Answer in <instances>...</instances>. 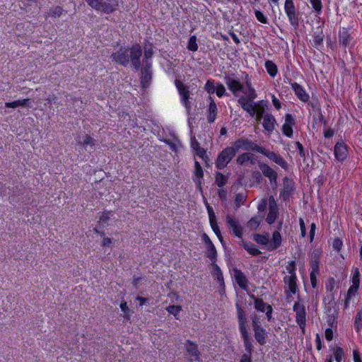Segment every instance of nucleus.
<instances>
[{
  "label": "nucleus",
  "mask_w": 362,
  "mask_h": 362,
  "mask_svg": "<svg viewBox=\"0 0 362 362\" xmlns=\"http://www.w3.org/2000/svg\"><path fill=\"white\" fill-rule=\"evenodd\" d=\"M296 280L297 277L296 274L286 276L284 279L288 291L293 294H295L297 291Z\"/></svg>",
  "instance_id": "nucleus-21"
},
{
  "label": "nucleus",
  "mask_w": 362,
  "mask_h": 362,
  "mask_svg": "<svg viewBox=\"0 0 362 362\" xmlns=\"http://www.w3.org/2000/svg\"><path fill=\"white\" fill-rule=\"evenodd\" d=\"M210 225H211V227L213 231L217 235V237L218 238L219 240L221 242L223 247L225 248L226 246H225V243L223 241V236L221 235V233L220 231V229H219V227L218 226L216 220L211 221L210 222Z\"/></svg>",
  "instance_id": "nucleus-32"
},
{
  "label": "nucleus",
  "mask_w": 362,
  "mask_h": 362,
  "mask_svg": "<svg viewBox=\"0 0 362 362\" xmlns=\"http://www.w3.org/2000/svg\"><path fill=\"white\" fill-rule=\"evenodd\" d=\"M182 310V307L180 305H169L166 308V310L170 313L175 316V317L178 320V315Z\"/></svg>",
  "instance_id": "nucleus-39"
},
{
  "label": "nucleus",
  "mask_w": 362,
  "mask_h": 362,
  "mask_svg": "<svg viewBox=\"0 0 362 362\" xmlns=\"http://www.w3.org/2000/svg\"><path fill=\"white\" fill-rule=\"evenodd\" d=\"M78 144L83 146L86 149L88 146L93 148L96 144V141L88 134H86L83 136H78L76 139Z\"/></svg>",
  "instance_id": "nucleus-19"
},
{
  "label": "nucleus",
  "mask_w": 362,
  "mask_h": 362,
  "mask_svg": "<svg viewBox=\"0 0 362 362\" xmlns=\"http://www.w3.org/2000/svg\"><path fill=\"white\" fill-rule=\"evenodd\" d=\"M254 240L257 243H259L260 245H267L269 243V235L268 234H266V235L255 234L254 235Z\"/></svg>",
  "instance_id": "nucleus-38"
},
{
  "label": "nucleus",
  "mask_w": 362,
  "mask_h": 362,
  "mask_svg": "<svg viewBox=\"0 0 362 362\" xmlns=\"http://www.w3.org/2000/svg\"><path fill=\"white\" fill-rule=\"evenodd\" d=\"M93 9L106 14L114 13L118 9V0H86Z\"/></svg>",
  "instance_id": "nucleus-2"
},
{
  "label": "nucleus",
  "mask_w": 362,
  "mask_h": 362,
  "mask_svg": "<svg viewBox=\"0 0 362 362\" xmlns=\"http://www.w3.org/2000/svg\"><path fill=\"white\" fill-rule=\"evenodd\" d=\"M262 220V216H254L247 222V226L250 229L255 230L258 228Z\"/></svg>",
  "instance_id": "nucleus-33"
},
{
  "label": "nucleus",
  "mask_w": 362,
  "mask_h": 362,
  "mask_svg": "<svg viewBox=\"0 0 362 362\" xmlns=\"http://www.w3.org/2000/svg\"><path fill=\"white\" fill-rule=\"evenodd\" d=\"M238 102L241 105L243 109L249 113L250 116L253 117L255 115L256 108L252 104L253 101H249L244 96H241L238 99Z\"/></svg>",
  "instance_id": "nucleus-13"
},
{
  "label": "nucleus",
  "mask_w": 362,
  "mask_h": 362,
  "mask_svg": "<svg viewBox=\"0 0 362 362\" xmlns=\"http://www.w3.org/2000/svg\"><path fill=\"white\" fill-rule=\"evenodd\" d=\"M186 349L187 353L191 356V361H199V352L198 351L197 345L190 340H187L186 342Z\"/></svg>",
  "instance_id": "nucleus-17"
},
{
  "label": "nucleus",
  "mask_w": 362,
  "mask_h": 362,
  "mask_svg": "<svg viewBox=\"0 0 362 362\" xmlns=\"http://www.w3.org/2000/svg\"><path fill=\"white\" fill-rule=\"evenodd\" d=\"M237 163L240 165H247L248 163L253 165L255 164L254 156L252 153H244L238 157Z\"/></svg>",
  "instance_id": "nucleus-23"
},
{
  "label": "nucleus",
  "mask_w": 362,
  "mask_h": 362,
  "mask_svg": "<svg viewBox=\"0 0 362 362\" xmlns=\"http://www.w3.org/2000/svg\"><path fill=\"white\" fill-rule=\"evenodd\" d=\"M262 148V147L258 146L252 141L247 139L241 138L234 143V146L233 147H228V163L235 155L236 151L240 149L253 151L260 153Z\"/></svg>",
  "instance_id": "nucleus-3"
},
{
  "label": "nucleus",
  "mask_w": 362,
  "mask_h": 362,
  "mask_svg": "<svg viewBox=\"0 0 362 362\" xmlns=\"http://www.w3.org/2000/svg\"><path fill=\"white\" fill-rule=\"evenodd\" d=\"M226 91L225 87L223 85H218L216 88L215 93L218 97H221L224 95Z\"/></svg>",
  "instance_id": "nucleus-58"
},
{
  "label": "nucleus",
  "mask_w": 362,
  "mask_h": 362,
  "mask_svg": "<svg viewBox=\"0 0 362 362\" xmlns=\"http://www.w3.org/2000/svg\"><path fill=\"white\" fill-rule=\"evenodd\" d=\"M295 144H296V148H298V150L299 151V154H300V157L305 158V152L304 151V148H303V145L300 142H298V141H296Z\"/></svg>",
  "instance_id": "nucleus-63"
},
{
  "label": "nucleus",
  "mask_w": 362,
  "mask_h": 362,
  "mask_svg": "<svg viewBox=\"0 0 362 362\" xmlns=\"http://www.w3.org/2000/svg\"><path fill=\"white\" fill-rule=\"evenodd\" d=\"M63 11V8L61 6H57L49 11V16L53 18L60 17Z\"/></svg>",
  "instance_id": "nucleus-44"
},
{
  "label": "nucleus",
  "mask_w": 362,
  "mask_h": 362,
  "mask_svg": "<svg viewBox=\"0 0 362 362\" xmlns=\"http://www.w3.org/2000/svg\"><path fill=\"white\" fill-rule=\"evenodd\" d=\"M228 87L235 95L238 91L244 92L243 86L240 81L235 79L228 78Z\"/></svg>",
  "instance_id": "nucleus-24"
},
{
  "label": "nucleus",
  "mask_w": 362,
  "mask_h": 362,
  "mask_svg": "<svg viewBox=\"0 0 362 362\" xmlns=\"http://www.w3.org/2000/svg\"><path fill=\"white\" fill-rule=\"evenodd\" d=\"M206 257L209 258L214 262L216 261V250L214 244H211L206 246Z\"/></svg>",
  "instance_id": "nucleus-35"
},
{
  "label": "nucleus",
  "mask_w": 362,
  "mask_h": 362,
  "mask_svg": "<svg viewBox=\"0 0 362 362\" xmlns=\"http://www.w3.org/2000/svg\"><path fill=\"white\" fill-rule=\"evenodd\" d=\"M175 85L180 95L181 103L185 106L187 114L190 115V111L192 110V102L190 100H192V98L190 97L189 86H185L178 79L175 81Z\"/></svg>",
  "instance_id": "nucleus-4"
},
{
  "label": "nucleus",
  "mask_w": 362,
  "mask_h": 362,
  "mask_svg": "<svg viewBox=\"0 0 362 362\" xmlns=\"http://www.w3.org/2000/svg\"><path fill=\"white\" fill-rule=\"evenodd\" d=\"M334 155L338 160H344L347 156L346 145L341 143H337L334 146Z\"/></svg>",
  "instance_id": "nucleus-18"
},
{
  "label": "nucleus",
  "mask_w": 362,
  "mask_h": 362,
  "mask_svg": "<svg viewBox=\"0 0 362 362\" xmlns=\"http://www.w3.org/2000/svg\"><path fill=\"white\" fill-rule=\"evenodd\" d=\"M113 214H114V212L112 211H104L100 217L99 222L101 223H107L110 220V216H113Z\"/></svg>",
  "instance_id": "nucleus-45"
},
{
  "label": "nucleus",
  "mask_w": 362,
  "mask_h": 362,
  "mask_svg": "<svg viewBox=\"0 0 362 362\" xmlns=\"http://www.w3.org/2000/svg\"><path fill=\"white\" fill-rule=\"evenodd\" d=\"M196 152V155L201 158L203 160L207 163V160H209L208 156L206 154V151L202 147L198 148L194 151Z\"/></svg>",
  "instance_id": "nucleus-47"
},
{
  "label": "nucleus",
  "mask_w": 362,
  "mask_h": 362,
  "mask_svg": "<svg viewBox=\"0 0 362 362\" xmlns=\"http://www.w3.org/2000/svg\"><path fill=\"white\" fill-rule=\"evenodd\" d=\"M310 4L313 6V8L317 13H320L322 10V2L321 0H310Z\"/></svg>",
  "instance_id": "nucleus-52"
},
{
  "label": "nucleus",
  "mask_w": 362,
  "mask_h": 362,
  "mask_svg": "<svg viewBox=\"0 0 362 362\" xmlns=\"http://www.w3.org/2000/svg\"><path fill=\"white\" fill-rule=\"evenodd\" d=\"M230 275L233 281H234L240 288L245 291L247 290L249 281L246 275L241 270L233 267L230 270Z\"/></svg>",
  "instance_id": "nucleus-6"
},
{
  "label": "nucleus",
  "mask_w": 362,
  "mask_h": 362,
  "mask_svg": "<svg viewBox=\"0 0 362 362\" xmlns=\"http://www.w3.org/2000/svg\"><path fill=\"white\" fill-rule=\"evenodd\" d=\"M313 41L315 47L320 45L323 41V35L321 33L315 35Z\"/></svg>",
  "instance_id": "nucleus-59"
},
{
  "label": "nucleus",
  "mask_w": 362,
  "mask_h": 362,
  "mask_svg": "<svg viewBox=\"0 0 362 362\" xmlns=\"http://www.w3.org/2000/svg\"><path fill=\"white\" fill-rule=\"evenodd\" d=\"M267 199H262L260 202V203L258 205V211L259 212H263L267 209Z\"/></svg>",
  "instance_id": "nucleus-57"
},
{
  "label": "nucleus",
  "mask_w": 362,
  "mask_h": 362,
  "mask_svg": "<svg viewBox=\"0 0 362 362\" xmlns=\"http://www.w3.org/2000/svg\"><path fill=\"white\" fill-rule=\"evenodd\" d=\"M152 56H153V49H152V48L145 49V50H144V58L143 59V62H146V61H151V59L152 58Z\"/></svg>",
  "instance_id": "nucleus-55"
},
{
  "label": "nucleus",
  "mask_w": 362,
  "mask_h": 362,
  "mask_svg": "<svg viewBox=\"0 0 362 362\" xmlns=\"http://www.w3.org/2000/svg\"><path fill=\"white\" fill-rule=\"evenodd\" d=\"M260 153L264 155L269 159L273 160L274 163L279 165L282 168L285 170L288 168L287 162L279 154H277L274 152H271L263 147L261 150Z\"/></svg>",
  "instance_id": "nucleus-7"
},
{
  "label": "nucleus",
  "mask_w": 362,
  "mask_h": 362,
  "mask_svg": "<svg viewBox=\"0 0 362 362\" xmlns=\"http://www.w3.org/2000/svg\"><path fill=\"white\" fill-rule=\"evenodd\" d=\"M358 288L355 287L354 286H351L350 288L348 290L346 296H348V298H351L352 296H354L356 295V293L357 292Z\"/></svg>",
  "instance_id": "nucleus-62"
},
{
  "label": "nucleus",
  "mask_w": 362,
  "mask_h": 362,
  "mask_svg": "<svg viewBox=\"0 0 362 362\" xmlns=\"http://www.w3.org/2000/svg\"><path fill=\"white\" fill-rule=\"evenodd\" d=\"M187 49L192 52H196L198 49V45L197 43V37L192 35L189 37L187 43Z\"/></svg>",
  "instance_id": "nucleus-37"
},
{
  "label": "nucleus",
  "mask_w": 362,
  "mask_h": 362,
  "mask_svg": "<svg viewBox=\"0 0 362 362\" xmlns=\"http://www.w3.org/2000/svg\"><path fill=\"white\" fill-rule=\"evenodd\" d=\"M293 310L296 313V322L299 325L300 329L303 331L305 326V311L303 306L298 303H295Z\"/></svg>",
  "instance_id": "nucleus-10"
},
{
  "label": "nucleus",
  "mask_w": 362,
  "mask_h": 362,
  "mask_svg": "<svg viewBox=\"0 0 362 362\" xmlns=\"http://www.w3.org/2000/svg\"><path fill=\"white\" fill-rule=\"evenodd\" d=\"M334 358L337 362H341L344 356V351L341 347H337L334 350Z\"/></svg>",
  "instance_id": "nucleus-50"
},
{
  "label": "nucleus",
  "mask_w": 362,
  "mask_h": 362,
  "mask_svg": "<svg viewBox=\"0 0 362 362\" xmlns=\"http://www.w3.org/2000/svg\"><path fill=\"white\" fill-rule=\"evenodd\" d=\"M246 196L244 194H237L235 195V203L238 208L243 205L245 201Z\"/></svg>",
  "instance_id": "nucleus-48"
},
{
  "label": "nucleus",
  "mask_w": 362,
  "mask_h": 362,
  "mask_svg": "<svg viewBox=\"0 0 362 362\" xmlns=\"http://www.w3.org/2000/svg\"><path fill=\"white\" fill-rule=\"evenodd\" d=\"M228 224L231 228V233L237 236L238 238H241L243 235V227L240 226L239 222L231 218H228Z\"/></svg>",
  "instance_id": "nucleus-16"
},
{
  "label": "nucleus",
  "mask_w": 362,
  "mask_h": 362,
  "mask_svg": "<svg viewBox=\"0 0 362 362\" xmlns=\"http://www.w3.org/2000/svg\"><path fill=\"white\" fill-rule=\"evenodd\" d=\"M216 86L214 85V82L208 80L205 84L204 89L207 91L208 93L212 94L215 93Z\"/></svg>",
  "instance_id": "nucleus-49"
},
{
  "label": "nucleus",
  "mask_w": 362,
  "mask_h": 362,
  "mask_svg": "<svg viewBox=\"0 0 362 362\" xmlns=\"http://www.w3.org/2000/svg\"><path fill=\"white\" fill-rule=\"evenodd\" d=\"M238 322H239V328L240 332H247V319L244 311L238 306Z\"/></svg>",
  "instance_id": "nucleus-28"
},
{
  "label": "nucleus",
  "mask_w": 362,
  "mask_h": 362,
  "mask_svg": "<svg viewBox=\"0 0 362 362\" xmlns=\"http://www.w3.org/2000/svg\"><path fill=\"white\" fill-rule=\"evenodd\" d=\"M351 40V37L346 29L343 28L341 30L339 31V42L340 45L346 47L350 44Z\"/></svg>",
  "instance_id": "nucleus-25"
},
{
  "label": "nucleus",
  "mask_w": 362,
  "mask_h": 362,
  "mask_svg": "<svg viewBox=\"0 0 362 362\" xmlns=\"http://www.w3.org/2000/svg\"><path fill=\"white\" fill-rule=\"evenodd\" d=\"M353 356L354 362H362L360 353L358 349H354L353 351Z\"/></svg>",
  "instance_id": "nucleus-64"
},
{
  "label": "nucleus",
  "mask_w": 362,
  "mask_h": 362,
  "mask_svg": "<svg viewBox=\"0 0 362 362\" xmlns=\"http://www.w3.org/2000/svg\"><path fill=\"white\" fill-rule=\"evenodd\" d=\"M245 98H247L249 101H253L257 98V94L255 93V89L252 86H249V89H247V91L245 92Z\"/></svg>",
  "instance_id": "nucleus-42"
},
{
  "label": "nucleus",
  "mask_w": 362,
  "mask_h": 362,
  "mask_svg": "<svg viewBox=\"0 0 362 362\" xmlns=\"http://www.w3.org/2000/svg\"><path fill=\"white\" fill-rule=\"evenodd\" d=\"M265 67L271 76L274 77L276 76L277 73V67L274 63L272 61H267L265 63Z\"/></svg>",
  "instance_id": "nucleus-36"
},
{
  "label": "nucleus",
  "mask_w": 362,
  "mask_h": 362,
  "mask_svg": "<svg viewBox=\"0 0 362 362\" xmlns=\"http://www.w3.org/2000/svg\"><path fill=\"white\" fill-rule=\"evenodd\" d=\"M213 271L212 276L213 277L217 280L221 286V293L225 292V282L223 274L220 269V267L215 264L214 262L212 264Z\"/></svg>",
  "instance_id": "nucleus-12"
},
{
  "label": "nucleus",
  "mask_w": 362,
  "mask_h": 362,
  "mask_svg": "<svg viewBox=\"0 0 362 362\" xmlns=\"http://www.w3.org/2000/svg\"><path fill=\"white\" fill-rule=\"evenodd\" d=\"M360 284V273L358 269H356L353 276H352V285L354 288L357 287L359 288Z\"/></svg>",
  "instance_id": "nucleus-46"
},
{
  "label": "nucleus",
  "mask_w": 362,
  "mask_h": 362,
  "mask_svg": "<svg viewBox=\"0 0 362 362\" xmlns=\"http://www.w3.org/2000/svg\"><path fill=\"white\" fill-rule=\"evenodd\" d=\"M255 332V337L260 345H264L266 343L267 333L263 327H257L253 329Z\"/></svg>",
  "instance_id": "nucleus-27"
},
{
  "label": "nucleus",
  "mask_w": 362,
  "mask_h": 362,
  "mask_svg": "<svg viewBox=\"0 0 362 362\" xmlns=\"http://www.w3.org/2000/svg\"><path fill=\"white\" fill-rule=\"evenodd\" d=\"M203 176L204 172L200 163L198 161H195L193 181L199 189H201Z\"/></svg>",
  "instance_id": "nucleus-15"
},
{
  "label": "nucleus",
  "mask_w": 362,
  "mask_h": 362,
  "mask_svg": "<svg viewBox=\"0 0 362 362\" xmlns=\"http://www.w3.org/2000/svg\"><path fill=\"white\" fill-rule=\"evenodd\" d=\"M206 209L209 214V222L216 220L213 208L209 204H207Z\"/></svg>",
  "instance_id": "nucleus-56"
},
{
  "label": "nucleus",
  "mask_w": 362,
  "mask_h": 362,
  "mask_svg": "<svg viewBox=\"0 0 362 362\" xmlns=\"http://www.w3.org/2000/svg\"><path fill=\"white\" fill-rule=\"evenodd\" d=\"M282 132L286 136L291 137L293 135L292 126L284 124L282 127Z\"/></svg>",
  "instance_id": "nucleus-51"
},
{
  "label": "nucleus",
  "mask_w": 362,
  "mask_h": 362,
  "mask_svg": "<svg viewBox=\"0 0 362 362\" xmlns=\"http://www.w3.org/2000/svg\"><path fill=\"white\" fill-rule=\"evenodd\" d=\"M191 147L194 151L201 147L195 136L192 135L191 136Z\"/></svg>",
  "instance_id": "nucleus-61"
},
{
  "label": "nucleus",
  "mask_w": 362,
  "mask_h": 362,
  "mask_svg": "<svg viewBox=\"0 0 362 362\" xmlns=\"http://www.w3.org/2000/svg\"><path fill=\"white\" fill-rule=\"evenodd\" d=\"M209 100H210L209 107H208V116L207 119L209 123H212L215 121L217 115V106L215 103L214 99L211 96H209Z\"/></svg>",
  "instance_id": "nucleus-20"
},
{
  "label": "nucleus",
  "mask_w": 362,
  "mask_h": 362,
  "mask_svg": "<svg viewBox=\"0 0 362 362\" xmlns=\"http://www.w3.org/2000/svg\"><path fill=\"white\" fill-rule=\"evenodd\" d=\"M284 8L291 23L293 25H297L298 24V19L296 15V9L293 1L286 0Z\"/></svg>",
  "instance_id": "nucleus-9"
},
{
  "label": "nucleus",
  "mask_w": 362,
  "mask_h": 362,
  "mask_svg": "<svg viewBox=\"0 0 362 362\" xmlns=\"http://www.w3.org/2000/svg\"><path fill=\"white\" fill-rule=\"evenodd\" d=\"M279 214V209L276 202L273 196L269 199V213L267 216L266 221L269 224L274 223Z\"/></svg>",
  "instance_id": "nucleus-8"
},
{
  "label": "nucleus",
  "mask_w": 362,
  "mask_h": 362,
  "mask_svg": "<svg viewBox=\"0 0 362 362\" xmlns=\"http://www.w3.org/2000/svg\"><path fill=\"white\" fill-rule=\"evenodd\" d=\"M292 88L295 91L296 95L300 100L303 102H307L309 100L308 94L306 93L300 85L297 83H294L292 84Z\"/></svg>",
  "instance_id": "nucleus-22"
},
{
  "label": "nucleus",
  "mask_w": 362,
  "mask_h": 362,
  "mask_svg": "<svg viewBox=\"0 0 362 362\" xmlns=\"http://www.w3.org/2000/svg\"><path fill=\"white\" fill-rule=\"evenodd\" d=\"M255 17L257 18V19L261 22L262 23H267V18L264 16V15L260 11H255Z\"/></svg>",
  "instance_id": "nucleus-53"
},
{
  "label": "nucleus",
  "mask_w": 362,
  "mask_h": 362,
  "mask_svg": "<svg viewBox=\"0 0 362 362\" xmlns=\"http://www.w3.org/2000/svg\"><path fill=\"white\" fill-rule=\"evenodd\" d=\"M226 177L221 173H216V183L219 187H223L226 183Z\"/></svg>",
  "instance_id": "nucleus-43"
},
{
  "label": "nucleus",
  "mask_w": 362,
  "mask_h": 362,
  "mask_svg": "<svg viewBox=\"0 0 362 362\" xmlns=\"http://www.w3.org/2000/svg\"><path fill=\"white\" fill-rule=\"evenodd\" d=\"M286 270L289 273V275L296 274V263L294 261H291L286 266Z\"/></svg>",
  "instance_id": "nucleus-54"
},
{
  "label": "nucleus",
  "mask_w": 362,
  "mask_h": 362,
  "mask_svg": "<svg viewBox=\"0 0 362 362\" xmlns=\"http://www.w3.org/2000/svg\"><path fill=\"white\" fill-rule=\"evenodd\" d=\"M241 333V336L243 339V341H244V344H245V349L246 351L249 353L248 354L250 355V352L252 351V343L249 339V335H248V332L247 331V332H240Z\"/></svg>",
  "instance_id": "nucleus-34"
},
{
  "label": "nucleus",
  "mask_w": 362,
  "mask_h": 362,
  "mask_svg": "<svg viewBox=\"0 0 362 362\" xmlns=\"http://www.w3.org/2000/svg\"><path fill=\"white\" fill-rule=\"evenodd\" d=\"M259 169L261 170L262 174L269 179L270 182L272 185H276L277 173L272 168H270L267 164L261 163L259 164Z\"/></svg>",
  "instance_id": "nucleus-11"
},
{
  "label": "nucleus",
  "mask_w": 362,
  "mask_h": 362,
  "mask_svg": "<svg viewBox=\"0 0 362 362\" xmlns=\"http://www.w3.org/2000/svg\"><path fill=\"white\" fill-rule=\"evenodd\" d=\"M276 119L274 117L269 113H267L263 117L262 125L265 130L268 132H272L275 128Z\"/></svg>",
  "instance_id": "nucleus-14"
},
{
  "label": "nucleus",
  "mask_w": 362,
  "mask_h": 362,
  "mask_svg": "<svg viewBox=\"0 0 362 362\" xmlns=\"http://www.w3.org/2000/svg\"><path fill=\"white\" fill-rule=\"evenodd\" d=\"M245 248L252 255L257 256L261 254L260 250L252 244L245 245Z\"/></svg>",
  "instance_id": "nucleus-41"
},
{
  "label": "nucleus",
  "mask_w": 362,
  "mask_h": 362,
  "mask_svg": "<svg viewBox=\"0 0 362 362\" xmlns=\"http://www.w3.org/2000/svg\"><path fill=\"white\" fill-rule=\"evenodd\" d=\"M152 63L151 61L144 62V64L140 67L141 76L140 83L143 88L149 87L152 80Z\"/></svg>",
  "instance_id": "nucleus-5"
},
{
  "label": "nucleus",
  "mask_w": 362,
  "mask_h": 362,
  "mask_svg": "<svg viewBox=\"0 0 362 362\" xmlns=\"http://www.w3.org/2000/svg\"><path fill=\"white\" fill-rule=\"evenodd\" d=\"M354 329L358 333H359L362 329V308L358 310L355 317Z\"/></svg>",
  "instance_id": "nucleus-31"
},
{
  "label": "nucleus",
  "mask_w": 362,
  "mask_h": 362,
  "mask_svg": "<svg viewBox=\"0 0 362 362\" xmlns=\"http://www.w3.org/2000/svg\"><path fill=\"white\" fill-rule=\"evenodd\" d=\"M310 265H311V269H312V271L310 272V273L318 274L319 267H318L317 261L316 259L312 260Z\"/></svg>",
  "instance_id": "nucleus-60"
},
{
  "label": "nucleus",
  "mask_w": 362,
  "mask_h": 362,
  "mask_svg": "<svg viewBox=\"0 0 362 362\" xmlns=\"http://www.w3.org/2000/svg\"><path fill=\"white\" fill-rule=\"evenodd\" d=\"M281 243V236L279 231H274L272 235V242L270 243V250L277 249Z\"/></svg>",
  "instance_id": "nucleus-30"
},
{
  "label": "nucleus",
  "mask_w": 362,
  "mask_h": 362,
  "mask_svg": "<svg viewBox=\"0 0 362 362\" xmlns=\"http://www.w3.org/2000/svg\"><path fill=\"white\" fill-rule=\"evenodd\" d=\"M252 298L255 299V308L261 312H264L267 305L264 303L262 299L255 298L254 296H252Z\"/></svg>",
  "instance_id": "nucleus-40"
},
{
  "label": "nucleus",
  "mask_w": 362,
  "mask_h": 362,
  "mask_svg": "<svg viewBox=\"0 0 362 362\" xmlns=\"http://www.w3.org/2000/svg\"><path fill=\"white\" fill-rule=\"evenodd\" d=\"M141 55V47L139 44H134L131 47H121L118 51L112 53L110 58L112 62L123 66H127L131 62L132 67L139 71Z\"/></svg>",
  "instance_id": "nucleus-1"
},
{
  "label": "nucleus",
  "mask_w": 362,
  "mask_h": 362,
  "mask_svg": "<svg viewBox=\"0 0 362 362\" xmlns=\"http://www.w3.org/2000/svg\"><path fill=\"white\" fill-rule=\"evenodd\" d=\"M30 99L26 98L23 100H18L13 102L5 103V107L8 108H16L18 107H29Z\"/></svg>",
  "instance_id": "nucleus-26"
},
{
  "label": "nucleus",
  "mask_w": 362,
  "mask_h": 362,
  "mask_svg": "<svg viewBox=\"0 0 362 362\" xmlns=\"http://www.w3.org/2000/svg\"><path fill=\"white\" fill-rule=\"evenodd\" d=\"M216 167L219 170L223 169L226 167V148H223L219 153L216 159Z\"/></svg>",
  "instance_id": "nucleus-29"
}]
</instances>
